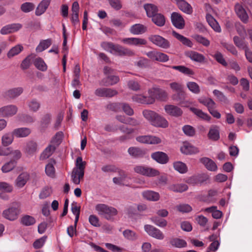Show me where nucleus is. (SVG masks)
<instances>
[{
    "instance_id": "36",
    "label": "nucleus",
    "mask_w": 252,
    "mask_h": 252,
    "mask_svg": "<svg viewBox=\"0 0 252 252\" xmlns=\"http://www.w3.org/2000/svg\"><path fill=\"white\" fill-rule=\"evenodd\" d=\"M157 114L156 112L148 109L144 110L142 112L143 116L151 125Z\"/></svg>"
},
{
    "instance_id": "17",
    "label": "nucleus",
    "mask_w": 252,
    "mask_h": 252,
    "mask_svg": "<svg viewBox=\"0 0 252 252\" xmlns=\"http://www.w3.org/2000/svg\"><path fill=\"white\" fill-rule=\"evenodd\" d=\"M152 125L157 127L166 128L168 126V122L165 118L157 114Z\"/></svg>"
},
{
    "instance_id": "53",
    "label": "nucleus",
    "mask_w": 252,
    "mask_h": 252,
    "mask_svg": "<svg viewBox=\"0 0 252 252\" xmlns=\"http://www.w3.org/2000/svg\"><path fill=\"white\" fill-rule=\"evenodd\" d=\"M119 107H121L124 113L128 116H131L134 114V111L130 106L126 103H120L118 104Z\"/></svg>"
},
{
    "instance_id": "31",
    "label": "nucleus",
    "mask_w": 252,
    "mask_h": 252,
    "mask_svg": "<svg viewBox=\"0 0 252 252\" xmlns=\"http://www.w3.org/2000/svg\"><path fill=\"white\" fill-rule=\"evenodd\" d=\"M190 110L198 118L204 121L210 122L211 119L210 116H209L207 113L203 112L200 109L194 107H191Z\"/></svg>"
},
{
    "instance_id": "62",
    "label": "nucleus",
    "mask_w": 252,
    "mask_h": 252,
    "mask_svg": "<svg viewBox=\"0 0 252 252\" xmlns=\"http://www.w3.org/2000/svg\"><path fill=\"white\" fill-rule=\"evenodd\" d=\"M21 222L24 225L29 226L33 224L35 222V220L33 217L26 215L22 218Z\"/></svg>"
},
{
    "instance_id": "49",
    "label": "nucleus",
    "mask_w": 252,
    "mask_h": 252,
    "mask_svg": "<svg viewBox=\"0 0 252 252\" xmlns=\"http://www.w3.org/2000/svg\"><path fill=\"white\" fill-rule=\"evenodd\" d=\"M124 237L130 241L136 240L138 238V235L133 231L130 229H126L123 232Z\"/></svg>"
},
{
    "instance_id": "59",
    "label": "nucleus",
    "mask_w": 252,
    "mask_h": 252,
    "mask_svg": "<svg viewBox=\"0 0 252 252\" xmlns=\"http://www.w3.org/2000/svg\"><path fill=\"white\" fill-rule=\"evenodd\" d=\"M182 130L187 136H193L195 134V130L193 127L189 125H185L182 127Z\"/></svg>"
},
{
    "instance_id": "15",
    "label": "nucleus",
    "mask_w": 252,
    "mask_h": 252,
    "mask_svg": "<svg viewBox=\"0 0 252 252\" xmlns=\"http://www.w3.org/2000/svg\"><path fill=\"white\" fill-rule=\"evenodd\" d=\"M185 55L192 61L198 63H203L205 60V58L202 54L194 51H187Z\"/></svg>"
},
{
    "instance_id": "12",
    "label": "nucleus",
    "mask_w": 252,
    "mask_h": 252,
    "mask_svg": "<svg viewBox=\"0 0 252 252\" xmlns=\"http://www.w3.org/2000/svg\"><path fill=\"white\" fill-rule=\"evenodd\" d=\"M122 41L125 44L134 46H141L147 44V41L145 39L137 37L125 38Z\"/></svg>"
},
{
    "instance_id": "47",
    "label": "nucleus",
    "mask_w": 252,
    "mask_h": 252,
    "mask_svg": "<svg viewBox=\"0 0 252 252\" xmlns=\"http://www.w3.org/2000/svg\"><path fill=\"white\" fill-rule=\"evenodd\" d=\"M188 188V186L185 184L172 185L169 187L170 190L179 192L185 191L187 190Z\"/></svg>"
},
{
    "instance_id": "46",
    "label": "nucleus",
    "mask_w": 252,
    "mask_h": 252,
    "mask_svg": "<svg viewBox=\"0 0 252 252\" xmlns=\"http://www.w3.org/2000/svg\"><path fill=\"white\" fill-rule=\"evenodd\" d=\"M51 45V39L43 40L40 41L39 45L36 47V51L37 52H41L48 48Z\"/></svg>"
},
{
    "instance_id": "20",
    "label": "nucleus",
    "mask_w": 252,
    "mask_h": 252,
    "mask_svg": "<svg viewBox=\"0 0 252 252\" xmlns=\"http://www.w3.org/2000/svg\"><path fill=\"white\" fill-rule=\"evenodd\" d=\"M37 151V145L36 142L31 141L27 143L25 152L27 156L32 157L33 156Z\"/></svg>"
},
{
    "instance_id": "26",
    "label": "nucleus",
    "mask_w": 252,
    "mask_h": 252,
    "mask_svg": "<svg viewBox=\"0 0 252 252\" xmlns=\"http://www.w3.org/2000/svg\"><path fill=\"white\" fill-rule=\"evenodd\" d=\"M208 137L212 140H218L220 138L219 126L216 125L211 126L208 134Z\"/></svg>"
},
{
    "instance_id": "29",
    "label": "nucleus",
    "mask_w": 252,
    "mask_h": 252,
    "mask_svg": "<svg viewBox=\"0 0 252 252\" xmlns=\"http://www.w3.org/2000/svg\"><path fill=\"white\" fill-rule=\"evenodd\" d=\"M23 90L21 87L15 88L6 91L4 93L5 96L10 98L14 99L19 96L22 93Z\"/></svg>"
},
{
    "instance_id": "51",
    "label": "nucleus",
    "mask_w": 252,
    "mask_h": 252,
    "mask_svg": "<svg viewBox=\"0 0 252 252\" xmlns=\"http://www.w3.org/2000/svg\"><path fill=\"white\" fill-rule=\"evenodd\" d=\"M34 64L38 69L42 71H46L47 69V65L40 58H37L34 60Z\"/></svg>"
},
{
    "instance_id": "18",
    "label": "nucleus",
    "mask_w": 252,
    "mask_h": 252,
    "mask_svg": "<svg viewBox=\"0 0 252 252\" xmlns=\"http://www.w3.org/2000/svg\"><path fill=\"white\" fill-rule=\"evenodd\" d=\"M151 157L157 162L160 164H165L168 161V156L162 152H157L152 154Z\"/></svg>"
},
{
    "instance_id": "57",
    "label": "nucleus",
    "mask_w": 252,
    "mask_h": 252,
    "mask_svg": "<svg viewBox=\"0 0 252 252\" xmlns=\"http://www.w3.org/2000/svg\"><path fill=\"white\" fill-rule=\"evenodd\" d=\"M34 4L32 2H26L21 5V10L24 13L32 11L34 8Z\"/></svg>"
},
{
    "instance_id": "37",
    "label": "nucleus",
    "mask_w": 252,
    "mask_h": 252,
    "mask_svg": "<svg viewBox=\"0 0 252 252\" xmlns=\"http://www.w3.org/2000/svg\"><path fill=\"white\" fill-rule=\"evenodd\" d=\"M144 8L146 12L148 17H152L157 13L158 8L157 6L152 3L145 4Z\"/></svg>"
},
{
    "instance_id": "5",
    "label": "nucleus",
    "mask_w": 252,
    "mask_h": 252,
    "mask_svg": "<svg viewBox=\"0 0 252 252\" xmlns=\"http://www.w3.org/2000/svg\"><path fill=\"white\" fill-rule=\"evenodd\" d=\"M137 142L147 144H158L161 142V139L152 135H140L136 138Z\"/></svg>"
},
{
    "instance_id": "56",
    "label": "nucleus",
    "mask_w": 252,
    "mask_h": 252,
    "mask_svg": "<svg viewBox=\"0 0 252 252\" xmlns=\"http://www.w3.org/2000/svg\"><path fill=\"white\" fill-rule=\"evenodd\" d=\"M158 88H153L148 90V96H147L150 104H153L156 99Z\"/></svg>"
},
{
    "instance_id": "14",
    "label": "nucleus",
    "mask_w": 252,
    "mask_h": 252,
    "mask_svg": "<svg viewBox=\"0 0 252 252\" xmlns=\"http://www.w3.org/2000/svg\"><path fill=\"white\" fill-rule=\"evenodd\" d=\"M164 110L167 114L174 117L180 116L183 113L180 108L173 105H166L164 106Z\"/></svg>"
},
{
    "instance_id": "23",
    "label": "nucleus",
    "mask_w": 252,
    "mask_h": 252,
    "mask_svg": "<svg viewBox=\"0 0 252 252\" xmlns=\"http://www.w3.org/2000/svg\"><path fill=\"white\" fill-rule=\"evenodd\" d=\"M200 162L204 164L205 167L210 171H216L218 169L216 163L208 158H203L200 159Z\"/></svg>"
},
{
    "instance_id": "55",
    "label": "nucleus",
    "mask_w": 252,
    "mask_h": 252,
    "mask_svg": "<svg viewBox=\"0 0 252 252\" xmlns=\"http://www.w3.org/2000/svg\"><path fill=\"white\" fill-rule=\"evenodd\" d=\"M132 99L133 101L146 104H150L147 96L142 94H135L132 96Z\"/></svg>"
},
{
    "instance_id": "45",
    "label": "nucleus",
    "mask_w": 252,
    "mask_h": 252,
    "mask_svg": "<svg viewBox=\"0 0 252 252\" xmlns=\"http://www.w3.org/2000/svg\"><path fill=\"white\" fill-rule=\"evenodd\" d=\"M171 68L177 70L185 75H191L194 74L191 69L184 65L172 66Z\"/></svg>"
},
{
    "instance_id": "9",
    "label": "nucleus",
    "mask_w": 252,
    "mask_h": 252,
    "mask_svg": "<svg viewBox=\"0 0 252 252\" xmlns=\"http://www.w3.org/2000/svg\"><path fill=\"white\" fill-rule=\"evenodd\" d=\"M22 28V25L20 23L8 24L1 29L0 33L2 35L7 34L16 32L19 31Z\"/></svg>"
},
{
    "instance_id": "6",
    "label": "nucleus",
    "mask_w": 252,
    "mask_h": 252,
    "mask_svg": "<svg viewBox=\"0 0 252 252\" xmlns=\"http://www.w3.org/2000/svg\"><path fill=\"white\" fill-rule=\"evenodd\" d=\"M149 39L153 44L163 48L167 49L170 47L169 42L162 36L158 35H152L149 36Z\"/></svg>"
},
{
    "instance_id": "41",
    "label": "nucleus",
    "mask_w": 252,
    "mask_h": 252,
    "mask_svg": "<svg viewBox=\"0 0 252 252\" xmlns=\"http://www.w3.org/2000/svg\"><path fill=\"white\" fill-rule=\"evenodd\" d=\"M56 147L53 145H50L48 146L41 154L40 159L44 160L48 158L52 155Z\"/></svg>"
},
{
    "instance_id": "27",
    "label": "nucleus",
    "mask_w": 252,
    "mask_h": 252,
    "mask_svg": "<svg viewBox=\"0 0 252 252\" xmlns=\"http://www.w3.org/2000/svg\"><path fill=\"white\" fill-rule=\"evenodd\" d=\"M235 9L237 15L244 22H246L248 19V16L241 5L236 4L235 6Z\"/></svg>"
},
{
    "instance_id": "61",
    "label": "nucleus",
    "mask_w": 252,
    "mask_h": 252,
    "mask_svg": "<svg viewBox=\"0 0 252 252\" xmlns=\"http://www.w3.org/2000/svg\"><path fill=\"white\" fill-rule=\"evenodd\" d=\"M45 172L46 175L51 177L54 178L55 176V169L53 163H49L45 167Z\"/></svg>"
},
{
    "instance_id": "54",
    "label": "nucleus",
    "mask_w": 252,
    "mask_h": 252,
    "mask_svg": "<svg viewBox=\"0 0 252 252\" xmlns=\"http://www.w3.org/2000/svg\"><path fill=\"white\" fill-rule=\"evenodd\" d=\"M16 165V161L14 160H10L5 163L1 167V171L3 173H7L11 171Z\"/></svg>"
},
{
    "instance_id": "44",
    "label": "nucleus",
    "mask_w": 252,
    "mask_h": 252,
    "mask_svg": "<svg viewBox=\"0 0 252 252\" xmlns=\"http://www.w3.org/2000/svg\"><path fill=\"white\" fill-rule=\"evenodd\" d=\"M152 21L158 26L162 27L165 24V19L161 14L157 13L152 17Z\"/></svg>"
},
{
    "instance_id": "3",
    "label": "nucleus",
    "mask_w": 252,
    "mask_h": 252,
    "mask_svg": "<svg viewBox=\"0 0 252 252\" xmlns=\"http://www.w3.org/2000/svg\"><path fill=\"white\" fill-rule=\"evenodd\" d=\"M133 170L136 173L148 177H156L159 175V172L158 170L143 165H136Z\"/></svg>"
},
{
    "instance_id": "19",
    "label": "nucleus",
    "mask_w": 252,
    "mask_h": 252,
    "mask_svg": "<svg viewBox=\"0 0 252 252\" xmlns=\"http://www.w3.org/2000/svg\"><path fill=\"white\" fill-rule=\"evenodd\" d=\"M181 151L182 153L186 155L196 154L199 152L197 148L192 146L189 143L185 142L181 147Z\"/></svg>"
},
{
    "instance_id": "43",
    "label": "nucleus",
    "mask_w": 252,
    "mask_h": 252,
    "mask_svg": "<svg viewBox=\"0 0 252 252\" xmlns=\"http://www.w3.org/2000/svg\"><path fill=\"white\" fill-rule=\"evenodd\" d=\"M128 153L131 156L135 158L141 157L144 155V152L142 150L135 147L129 148Z\"/></svg>"
},
{
    "instance_id": "35",
    "label": "nucleus",
    "mask_w": 252,
    "mask_h": 252,
    "mask_svg": "<svg viewBox=\"0 0 252 252\" xmlns=\"http://www.w3.org/2000/svg\"><path fill=\"white\" fill-rule=\"evenodd\" d=\"M128 177L123 171L119 172V176L113 179L114 183L117 185H126Z\"/></svg>"
},
{
    "instance_id": "10",
    "label": "nucleus",
    "mask_w": 252,
    "mask_h": 252,
    "mask_svg": "<svg viewBox=\"0 0 252 252\" xmlns=\"http://www.w3.org/2000/svg\"><path fill=\"white\" fill-rule=\"evenodd\" d=\"M146 55L153 61L165 62L168 61V56L162 53L152 51L147 53Z\"/></svg>"
},
{
    "instance_id": "38",
    "label": "nucleus",
    "mask_w": 252,
    "mask_h": 252,
    "mask_svg": "<svg viewBox=\"0 0 252 252\" xmlns=\"http://www.w3.org/2000/svg\"><path fill=\"white\" fill-rule=\"evenodd\" d=\"M185 94L183 91V89L180 91L177 92L176 93L172 96L173 100L179 101V103L181 105L187 106L189 103H188L187 101L185 104Z\"/></svg>"
},
{
    "instance_id": "42",
    "label": "nucleus",
    "mask_w": 252,
    "mask_h": 252,
    "mask_svg": "<svg viewBox=\"0 0 252 252\" xmlns=\"http://www.w3.org/2000/svg\"><path fill=\"white\" fill-rule=\"evenodd\" d=\"M205 211L211 213L212 217L216 219H219L222 216V212L218 210L216 206L206 208L205 209Z\"/></svg>"
},
{
    "instance_id": "60",
    "label": "nucleus",
    "mask_w": 252,
    "mask_h": 252,
    "mask_svg": "<svg viewBox=\"0 0 252 252\" xmlns=\"http://www.w3.org/2000/svg\"><path fill=\"white\" fill-rule=\"evenodd\" d=\"M52 193V188L49 187H45L41 191L39 195V197L40 199H45L50 196Z\"/></svg>"
},
{
    "instance_id": "32",
    "label": "nucleus",
    "mask_w": 252,
    "mask_h": 252,
    "mask_svg": "<svg viewBox=\"0 0 252 252\" xmlns=\"http://www.w3.org/2000/svg\"><path fill=\"white\" fill-rule=\"evenodd\" d=\"M29 110L32 112H36L40 108V102L36 99H32L27 102Z\"/></svg>"
},
{
    "instance_id": "58",
    "label": "nucleus",
    "mask_w": 252,
    "mask_h": 252,
    "mask_svg": "<svg viewBox=\"0 0 252 252\" xmlns=\"http://www.w3.org/2000/svg\"><path fill=\"white\" fill-rule=\"evenodd\" d=\"M151 220L153 223L160 227H164L167 224V221L165 220L158 217H153L151 218Z\"/></svg>"
},
{
    "instance_id": "64",
    "label": "nucleus",
    "mask_w": 252,
    "mask_h": 252,
    "mask_svg": "<svg viewBox=\"0 0 252 252\" xmlns=\"http://www.w3.org/2000/svg\"><path fill=\"white\" fill-rule=\"evenodd\" d=\"M187 86L189 90L194 94H198L200 92L199 87L195 82H189Z\"/></svg>"
},
{
    "instance_id": "33",
    "label": "nucleus",
    "mask_w": 252,
    "mask_h": 252,
    "mask_svg": "<svg viewBox=\"0 0 252 252\" xmlns=\"http://www.w3.org/2000/svg\"><path fill=\"white\" fill-rule=\"evenodd\" d=\"M206 18L209 25L215 31L218 32H220L221 28L220 26H219L217 21L211 15L207 14L206 15Z\"/></svg>"
},
{
    "instance_id": "52",
    "label": "nucleus",
    "mask_w": 252,
    "mask_h": 252,
    "mask_svg": "<svg viewBox=\"0 0 252 252\" xmlns=\"http://www.w3.org/2000/svg\"><path fill=\"white\" fill-rule=\"evenodd\" d=\"M174 169L180 173H185L187 172L188 168L186 165L181 161H177L174 163Z\"/></svg>"
},
{
    "instance_id": "50",
    "label": "nucleus",
    "mask_w": 252,
    "mask_h": 252,
    "mask_svg": "<svg viewBox=\"0 0 252 252\" xmlns=\"http://www.w3.org/2000/svg\"><path fill=\"white\" fill-rule=\"evenodd\" d=\"M170 244L172 246L178 248H182L187 247L186 242L179 238H174L170 241Z\"/></svg>"
},
{
    "instance_id": "21",
    "label": "nucleus",
    "mask_w": 252,
    "mask_h": 252,
    "mask_svg": "<svg viewBox=\"0 0 252 252\" xmlns=\"http://www.w3.org/2000/svg\"><path fill=\"white\" fill-rule=\"evenodd\" d=\"M208 179V177L204 174L194 175L188 179L190 184L193 185L201 184Z\"/></svg>"
},
{
    "instance_id": "24",
    "label": "nucleus",
    "mask_w": 252,
    "mask_h": 252,
    "mask_svg": "<svg viewBox=\"0 0 252 252\" xmlns=\"http://www.w3.org/2000/svg\"><path fill=\"white\" fill-rule=\"evenodd\" d=\"M31 132L30 128L27 127H20L15 129L13 131V135L17 138L25 137L28 136Z\"/></svg>"
},
{
    "instance_id": "16",
    "label": "nucleus",
    "mask_w": 252,
    "mask_h": 252,
    "mask_svg": "<svg viewBox=\"0 0 252 252\" xmlns=\"http://www.w3.org/2000/svg\"><path fill=\"white\" fill-rule=\"evenodd\" d=\"M51 0H42L37 5L35 14L36 16H40L43 14L48 8Z\"/></svg>"
},
{
    "instance_id": "48",
    "label": "nucleus",
    "mask_w": 252,
    "mask_h": 252,
    "mask_svg": "<svg viewBox=\"0 0 252 252\" xmlns=\"http://www.w3.org/2000/svg\"><path fill=\"white\" fill-rule=\"evenodd\" d=\"M12 133H7L4 134L1 138L2 144L4 146H7L10 145L13 141V136Z\"/></svg>"
},
{
    "instance_id": "63",
    "label": "nucleus",
    "mask_w": 252,
    "mask_h": 252,
    "mask_svg": "<svg viewBox=\"0 0 252 252\" xmlns=\"http://www.w3.org/2000/svg\"><path fill=\"white\" fill-rule=\"evenodd\" d=\"M47 237L46 236H43V237L37 239L33 244V247L36 249H40L42 248L46 240Z\"/></svg>"
},
{
    "instance_id": "4",
    "label": "nucleus",
    "mask_w": 252,
    "mask_h": 252,
    "mask_svg": "<svg viewBox=\"0 0 252 252\" xmlns=\"http://www.w3.org/2000/svg\"><path fill=\"white\" fill-rule=\"evenodd\" d=\"M144 230L149 236L158 240H161L164 238L163 233L159 229L153 225H145Z\"/></svg>"
},
{
    "instance_id": "2",
    "label": "nucleus",
    "mask_w": 252,
    "mask_h": 252,
    "mask_svg": "<svg viewBox=\"0 0 252 252\" xmlns=\"http://www.w3.org/2000/svg\"><path fill=\"white\" fill-rule=\"evenodd\" d=\"M20 205L17 203H13L2 213V216L7 220L11 221L16 220L20 213Z\"/></svg>"
},
{
    "instance_id": "8",
    "label": "nucleus",
    "mask_w": 252,
    "mask_h": 252,
    "mask_svg": "<svg viewBox=\"0 0 252 252\" xmlns=\"http://www.w3.org/2000/svg\"><path fill=\"white\" fill-rule=\"evenodd\" d=\"M171 22L173 26L179 29H183L185 25V20L182 15L178 13L174 12L171 15Z\"/></svg>"
},
{
    "instance_id": "7",
    "label": "nucleus",
    "mask_w": 252,
    "mask_h": 252,
    "mask_svg": "<svg viewBox=\"0 0 252 252\" xmlns=\"http://www.w3.org/2000/svg\"><path fill=\"white\" fill-rule=\"evenodd\" d=\"M18 111V107L15 105H8L0 108V117H11Z\"/></svg>"
},
{
    "instance_id": "11",
    "label": "nucleus",
    "mask_w": 252,
    "mask_h": 252,
    "mask_svg": "<svg viewBox=\"0 0 252 252\" xmlns=\"http://www.w3.org/2000/svg\"><path fill=\"white\" fill-rule=\"evenodd\" d=\"M112 54L116 56H132L133 55V52L130 49L123 47L119 44H115Z\"/></svg>"
},
{
    "instance_id": "22",
    "label": "nucleus",
    "mask_w": 252,
    "mask_h": 252,
    "mask_svg": "<svg viewBox=\"0 0 252 252\" xmlns=\"http://www.w3.org/2000/svg\"><path fill=\"white\" fill-rule=\"evenodd\" d=\"M147 31V28L144 25L136 24L132 25L130 29V32L135 35L142 34Z\"/></svg>"
},
{
    "instance_id": "13",
    "label": "nucleus",
    "mask_w": 252,
    "mask_h": 252,
    "mask_svg": "<svg viewBox=\"0 0 252 252\" xmlns=\"http://www.w3.org/2000/svg\"><path fill=\"white\" fill-rule=\"evenodd\" d=\"M30 174L27 172L21 173L15 181V186L18 188H23L30 179Z\"/></svg>"
},
{
    "instance_id": "25",
    "label": "nucleus",
    "mask_w": 252,
    "mask_h": 252,
    "mask_svg": "<svg viewBox=\"0 0 252 252\" xmlns=\"http://www.w3.org/2000/svg\"><path fill=\"white\" fill-rule=\"evenodd\" d=\"M86 162L83 161L82 158L80 157H78L76 160L75 166L73 169V171L80 172V176L84 175V169L85 167Z\"/></svg>"
},
{
    "instance_id": "34",
    "label": "nucleus",
    "mask_w": 252,
    "mask_h": 252,
    "mask_svg": "<svg viewBox=\"0 0 252 252\" xmlns=\"http://www.w3.org/2000/svg\"><path fill=\"white\" fill-rule=\"evenodd\" d=\"M23 47L21 44H17L11 48L7 52L6 56L8 59H11L19 54L23 50Z\"/></svg>"
},
{
    "instance_id": "28",
    "label": "nucleus",
    "mask_w": 252,
    "mask_h": 252,
    "mask_svg": "<svg viewBox=\"0 0 252 252\" xmlns=\"http://www.w3.org/2000/svg\"><path fill=\"white\" fill-rule=\"evenodd\" d=\"M142 195L145 199L149 201H157L159 199V193L152 190L143 191Z\"/></svg>"
},
{
    "instance_id": "40",
    "label": "nucleus",
    "mask_w": 252,
    "mask_h": 252,
    "mask_svg": "<svg viewBox=\"0 0 252 252\" xmlns=\"http://www.w3.org/2000/svg\"><path fill=\"white\" fill-rule=\"evenodd\" d=\"M198 101L200 103L206 106L208 110L213 107H216L215 102L211 98L201 97L198 99Z\"/></svg>"
},
{
    "instance_id": "30",
    "label": "nucleus",
    "mask_w": 252,
    "mask_h": 252,
    "mask_svg": "<svg viewBox=\"0 0 252 252\" xmlns=\"http://www.w3.org/2000/svg\"><path fill=\"white\" fill-rule=\"evenodd\" d=\"M177 4L179 8L183 12L187 14H191L192 13L191 6L185 0H180Z\"/></svg>"
},
{
    "instance_id": "1",
    "label": "nucleus",
    "mask_w": 252,
    "mask_h": 252,
    "mask_svg": "<svg viewBox=\"0 0 252 252\" xmlns=\"http://www.w3.org/2000/svg\"><path fill=\"white\" fill-rule=\"evenodd\" d=\"M95 210L99 216L107 220H113L118 213L117 209L114 207L102 203L96 204Z\"/></svg>"
},
{
    "instance_id": "39",
    "label": "nucleus",
    "mask_w": 252,
    "mask_h": 252,
    "mask_svg": "<svg viewBox=\"0 0 252 252\" xmlns=\"http://www.w3.org/2000/svg\"><path fill=\"white\" fill-rule=\"evenodd\" d=\"M172 34L175 37H176L178 40L181 41L184 45L187 46L189 47H192L193 43L191 41V40L189 38H187V37L184 36L181 34H180L179 33L175 32H173Z\"/></svg>"
}]
</instances>
